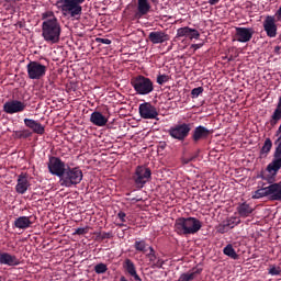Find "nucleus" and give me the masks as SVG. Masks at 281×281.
I'll return each mask as SVG.
<instances>
[{
  "instance_id": "393cba45",
  "label": "nucleus",
  "mask_w": 281,
  "mask_h": 281,
  "mask_svg": "<svg viewBox=\"0 0 281 281\" xmlns=\"http://www.w3.org/2000/svg\"><path fill=\"white\" fill-rule=\"evenodd\" d=\"M32 217H27V216H20L14 221V226L18 229H27V227H32Z\"/></svg>"
},
{
  "instance_id": "72a5a7b5",
  "label": "nucleus",
  "mask_w": 281,
  "mask_h": 281,
  "mask_svg": "<svg viewBox=\"0 0 281 281\" xmlns=\"http://www.w3.org/2000/svg\"><path fill=\"white\" fill-rule=\"evenodd\" d=\"M228 226H231V229H234V227H237V225H240V217L231 216L224 220Z\"/></svg>"
},
{
  "instance_id": "f3484780",
  "label": "nucleus",
  "mask_w": 281,
  "mask_h": 281,
  "mask_svg": "<svg viewBox=\"0 0 281 281\" xmlns=\"http://www.w3.org/2000/svg\"><path fill=\"white\" fill-rule=\"evenodd\" d=\"M148 40L150 43H153V45H160L170 41V35L164 31H153L149 33Z\"/></svg>"
},
{
  "instance_id": "2f4dec72",
  "label": "nucleus",
  "mask_w": 281,
  "mask_h": 281,
  "mask_svg": "<svg viewBox=\"0 0 281 281\" xmlns=\"http://www.w3.org/2000/svg\"><path fill=\"white\" fill-rule=\"evenodd\" d=\"M269 187L258 189L254 192L252 199H262L263 196H269Z\"/></svg>"
},
{
  "instance_id": "0eeeda50",
  "label": "nucleus",
  "mask_w": 281,
  "mask_h": 281,
  "mask_svg": "<svg viewBox=\"0 0 281 281\" xmlns=\"http://www.w3.org/2000/svg\"><path fill=\"white\" fill-rule=\"evenodd\" d=\"M193 125V123L178 122L168 130V135L178 142H186L190 137V133H192Z\"/></svg>"
},
{
  "instance_id": "a18cd8bd",
  "label": "nucleus",
  "mask_w": 281,
  "mask_h": 281,
  "mask_svg": "<svg viewBox=\"0 0 281 281\" xmlns=\"http://www.w3.org/2000/svg\"><path fill=\"white\" fill-rule=\"evenodd\" d=\"M147 249L149 250V252H146L145 256H155L157 255L155 251V248H153L151 246H148Z\"/></svg>"
},
{
  "instance_id": "4be33fe9",
  "label": "nucleus",
  "mask_w": 281,
  "mask_h": 281,
  "mask_svg": "<svg viewBox=\"0 0 281 281\" xmlns=\"http://www.w3.org/2000/svg\"><path fill=\"white\" fill-rule=\"evenodd\" d=\"M123 268L131 276V278H134L135 281H142V278L139 274H137V268L135 267V263L131 259H125L123 263Z\"/></svg>"
},
{
  "instance_id": "e433bc0d",
  "label": "nucleus",
  "mask_w": 281,
  "mask_h": 281,
  "mask_svg": "<svg viewBox=\"0 0 281 281\" xmlns=\"http://www.w3.org/2000/svg\"><path fill=\"white\" fill-rule=\"evenodd\" d=\"M170 81V76L164 74H158L157 75V78H156V82L157 85H166V82H169Z\"/></svg>"
},
{
  "instance_id": "dca6fc26",
  "label": "nucleus",
  "mask_w": 281,
  "mask_h": 281,
  "mask_svg": "<svg viewBox=\"0 0 281 281\" xmlns=\"http://www.w3.org/2000/svg\"><path fill=\"white\" fill-rule=\"evenodd\" d=\"M263 30L269 38H276L278 36V25H276V19L268 15L263 21Z\"/></svg>"
},
{
  "instance_id": "2eb2a0df",
  "label": "nucleus",
  "mask_w": 281,
  "mask_h": 281,
  "mask_svg": "<svg viewBox=\"0 0 281 281\" xmlns=\"http://www.w3.org/2000/svg\"><path fill=\"white\" fill-rule=\"evenodd\" d=\"M0 265L5 267H19L21 259L16 258V255L0 251Z\"/></svg>"
},
{
  "instance_id": "de8ad7c7",
  "label": "nucleus",
  "mask_w": 281,
  "mask_h": 281,
  "mask_svg": "<svg viewBox=\"0 0 281 281\" xmlns=\"http://www.w3.org/2000/svg\"><path fill=\"white\" fill-rule=\"evenodd\" d=\"M210 5H216L221 0H207Z\"/></svg>"
},
{
  "instance_id": "ea45409f",
  "label": "nucleus",
  "mask_w": 281,
  "mask_h": 281,
  "mask_svg": "<svg viewBox=\"0 0 281 281\" xmlns=\"http://www.w3.org/2000/svg\"><path fill=\"white\" fill-rule=\"evenodd\" d=\"M203 93V87H198L191 90V98H199Z\"/></svg>"
},
{
  "instance_id": "5701e85b",
  "label": "nucleus",
  "mask_w": 281,
  "mask_h": 281,
  "mask_svg": "<svg viewBox=\"0 0 281 281\" xmlns=\"http://www.w3.org/2000/svg\"><path fill=\"white\" fill-rule=\"evenodd\" d=\"M281 121V97L278 100L277 106L270 116L269 124L271 128H276L278 126L279 122Z\"/></svg>"
},
{
  "instance_id": "cd10ccee",
  "label": "nucleus",
  "mask_w": 281,
  "mask_h": 281,
  "mask_svg": "<svg viewBox=\"0 0 281 281\" xmlns=\"http://www.w3.org/2000/svg\"><path fill=\"white\" fill-rule=\"evenodd\" d=\"M133 247L138 254H147L148 251V244L146 243V239H136Z\"/></svg>"
},
{
  "instance_id": "6e6d98bb",
  "label": "nucleus",
  "mask_w": 281,
  "mask_h": 281,
  "mask_svg": "<svg viewBox=\"0 0 281 281\" xmlns=\"http://www.w3.org/2000/svg\"><path fill=\"white\" fill-rule=\"evenodd\" d=\"M153 3H159V0H150Z\"/></svg>"
},
{
  "instance_id": "7ed1b4c3",
  "label": "nucleus",
  "mask_w": 281,
  "mask_h": 281,
  "mask_svg": "<svg viewBox=\"0 0 281 281\" xmlns=\"http://www.w3.org/2000/svg\"><path fill=\"white\" fill-rule=\"evenodd\" d=\"M61 32L63 29L60 27V22H58V20L43 21L42 37L46 43H50V45H56V43H60Z\"/></svg>"
},
{
  "instance_id": "ddd939ff",
  "label": "nucleus",
  "mask_w": 281,
  "mask_h": 281,
  "mask_svg": "<svg viewBox=\"0 0 281 281\" xmlns=\"http://www.w3.org/2000/svg\"><path fill=\"white\" fill-rule=\"evenodd\" d=\"M214 133V130H209L203 125H199L194 127L191 132V140L193 144H199V142H203L210 137Z\"/></svg>"
},
{
  "instance_id": "4d7b16f0",
  "label": "nucleus",
  "mask_w": 281,
  "mask_h": 281,
  "mask_svg": "<svg viewBox=\"0 0 281 281\" xmlns=\"http://www.w3.org/2000/svg\"><path fill=\"white\" fill-rule=\"evenodd\" d=\"M2 280L1 276H0V281Z\"/></svg>"
},
{
  "instance_id": "5fc2aeb1",
  "label": "nucleus",
  "mask_w": 281,
  "mask_h": 281,
  "mask_svg": "<svg viewBox=\"0 0 281 281\" xmlns=\"http://www.w3.org/2000/svg\"><path fill=\"white\" fill-rule=\"evenodd\" d=\"M119 227H126V224H124V223L119 224Z\"/></svg>"
},
{
  "instance_id": "58836bf2",
  "label": "nucleus",
  "mask_w": 281,
  "mask_h": 281,
  "mask_svg": "<svg viewBox=\"0 0 281 281\" xmlns=\"http://www.w3.org/2000/svg\"><path fill=\"white\" fill-rule=\"evenodd\" d=\"M268 273L269 276H281V268L279 266H270Z\"/></svg>"
},
{
  "instance_id": "c9c22d12",
  "label": "nucleus",
  "mask_w": 281,
  "mask_h": 281,
  "mask_svg": "<svg viewBox=\"0 0 281 281\" xmlns=\"http://www.w3.org/2000/svg\"><path fill=\"white\" fill-rule=\"evenodd\" d=\"M43 21H58V18L54 15L53 11H46L42 14Z\"/></svg>"
},
{
  "instance_id": "8fccbe9b",
  "label": "nucleus",
  "mask_w": 281,
  "mask_h": 281,
  "mask_svg": "<svg viewBox=\"0 0 281 281\" xmlns=\"http://www.w3.org/2000/svg\"><path fill=\"white\" fill-rule=\"evenodd\" d=\"M280 49H281L280 46H276V47H274V53L280 54Z\"/></svg>"
},
{
  "instance_id": "f8f14e48",
  "label": "nucleus",
  "mask_w": 281,
  "mask_h": 281,
  "mask_svg": "<svg viewBox=\"0 0 281 281\" xmlns=\"http://www.w3.org/2000/svg\"><path fill=\"white\" fill-rule=\"evenodd\" d=\"M254 34H256V31L251 27L236 26L233 41H237V43H249L254 38Z\"/></svg>"
},
{
  "instance_id": "4c0bfd02",
  "label": "nucleus",
  "mask_w": 281,
  "mask_h": 281,
  "mask_svg": "<svg viewBox=\"0 0 281 281\" xmlns=\"http://www.w3.org/2000/svg\"><path fill=\"white\" fill-rule=\"evenodd\" d=\"M111 238H113V233L103 232V233H98L97 235V240H100V241L106 240V239L109 240Z\"/></svg>"
},
{
  "instance_id": "49530a36",
  "label": "nucleus",
  "mask_w": 281,
  "mask_h": 281,
  "mask_svg": "<svg viewBox=\"0 0 281 281\" xmlns=\"http://www.w3.org/2000/svg\"><path fill=\"white\" fill-rule=\"evenodd\" d=\"M201 47H203V44H192L191 48L196 50V49H201Z\"/></svg>"
},
{
  "instance_id": "423d86ee",
  "label": "nucleus",
  "mask_w": 281,
  "mask_h": 281,
  "mask_svg": "<svg viewBox=\"0 0 281 281\" xmlns=\"http://www.w3.org/2000/svg\"><path fill=\"white\" fill-rule=\"evenodd\" d=\"M153 171L146 166H137L132 175L131 181L136 190H142L150 181Z\"/></svg>"
},
{
  "instance_id": "6ab92c4d",
  "label": "nucleus",
  "mask_w": 281,
  "mask_h": 281,
  "mask_svg": "<svg viewBox=\"0 0 281 281\" xmlns=\"http://www.w3.org/2000/svg\"><path fill=\"white\" fill-rule=\"evenodd\" d=\"M30 188V180H27V173H20L18 176V183L15 186V192L18 194H25Z\"/></svg>"
},
{
  "instance_id": "39448f33",
  "label": "nucleus",
  "mask_w": 281,
  "mask_h": 281,
  "mask_svg": "<svg viewBox=\"0 0 281 281\" xmlns=\"http://www.w3.org/2000/svg\"><path fill=\"white\" fill-rule=\"evenodd\" d=\"M82 169L80 167H69L66 166L63 176L59 178L60 186L64 188H74V186H78L82 181Z\"/></svg>"
},
{
  "instance_id": "9b49d317",
  "label": "nucleus",
  "mask_w": 281,
  "mask_h": 281,
  "mask_svg": "<svg viewBox=\"0 0 281 281\" xmlns=\"http://www.w3.org/2000/svg\"><path fill=\"white\" fill-rule=\"evenodd\" d=\"M138 113L143 120H157V117H159L157 108L150 102L140 103L138 106Z\"/></svg>"
},
{
  "instance_id": "37998d69",
  "label": "nucleus",
  "mask_w": 281,
  "mask_h": 281,
  "mask_svg": "<svg viewBox=\"0 0 281 281\" xmlns=\"http://www.w3.org/2000/svg\"><path fill=\"white\" fill-rule=\"evenodd\" d=\"M117 218H120L121 222L126 223V213H124L122 211L119 212L117 213Z\"/></svg>"
},
{
  "instance_id": "f03ea898",
  "label": "nucleus",
  "mask_w": 281,
  "mask_h": 281,
  "mask_svg": "<svg viewBox=\"0 0 281 281\" xmlns=\"http://www.w3.org/2000/svg\"><path fill=\"white\" fill-rule=\"evenodd\" d=\"M87 0H57V4L64 16H68L71 21H80L82 16V3Z\"/></svg>"
},
{
  "instance_id": "a19ab883",
  "label": "nucleus",
  "mask_w": 281,
  "mask_h": 281,
  "mask_svg": "<svg viewBox=\"0 0 281 281\" xmlns=\"http://www.w3.org/2000/svg\"><path fill=\"white\" fill-rule=\"evenodd\" d=\"M74 234L77 236H85V234H89V227L77 228Z\"/></svg>"
},
{
  "instance_id": "c756f323",
  "label": "nucleus",
  "mask_w": 281,
  "mask_h": 281,
  "mask_svg": "<svg viewBox=\"0 0 281 281\" xmlns=\"http://www.w3.org/2000/svg\"><path fill=\"white\" fill-rule=\"evenodd\" d=\"M224 256H228V258H232V260H238V254L234 249V246L232 244H228L223 249Z\"/></svg>"
},
{
  "instance_id": "473e14b6",
  "label": "nucleus",
  "mask_w": 281,
  "mask_h": 281,
  "mask_svg": "<svg viewBox=\"0 0 281 281\" xmlns=\"http://www.w3.org/2000/svg\"><path fill=\"white\" fill-rule=\"evenodd\" d=\"M216 232L217 234H227V232H229L232 228L229 226V224L224 220L222 223H220L216 226Z\"/></svg>"
},
{
  "instance_id": "09e8293b",
  "label": "nucleus",
  "mask_w": 281,
  "mask_h": 281,
  "mask_svg": "<svg viewBox=\"0 0 281 281\" xmlns=\"http://www.w3.org/2000/svg\"><path fill=\"white\" fill-rule=\"evenodd\" d=\"M190 161H194V157L186 159L184 164H190Z\"/></svg>"
},
{
  "instance_id": "c03bdc74",
  "label": "nucleus",
  "mask_w": 281,
  "mask_h": 281,
  "mask_svg": "<svg viewBox=\"0 0 281 281\" xmlns=\"http://www.w3.org/2000/svg\"><path fill=\"white\" fill-rule=\"evenodd\" d=\"M145 256L146 258H148L151 265H155V261L157 260V255H145Z\"/></svg>"
},
{
  "instance_id": "1a4fd4ad",
  "label": "nucleus",
  "mask_w": 281,
  "mask_h": 281,
  "mask_svg": "<svg viewBox=\"0 0 281 281\" xmlns=\"http://www.w3.org/2000/svg\"><path fill=\"white\" fill-rule=\"evenodd\" d=\"M47 168L50 175L60 179L67 168V165L59 157L50 156L47 162Z\"/></svg>"
},
{
  "instance_id": "b1692460",
  "label": "nucleus",
  "mask_w": 281,
  "mask_h": 281,
  "mask_svg": "<svg viewBox=\"0 0 281 281\" xmlns=\"http://www.w3.org/2000/svg\"><path fill=\"white\" fill-rule=\"evenodd\" d=\"M269 196H271L272 201H281V184L280 183H272L268 186Z\"/></svg>"
},
{
  "instance_id": "a211bd4d",
  "label": "nucleus",
  "mask_w": 281,
  "mask_h": 281,
  "mask_svg": "<svg viewBox=\"0 0 281 281\" xmlns=\"http://www.w3.org/2000/svg\"><path fill=\"white\" fill-rule=\"evenodd\" d=\"M24 125L26 128H31V131L36 135H45V126L36 120L24 119Z\"/></svg>"
},
{
  "instance_id": "3c124183",
  "label": "nucleus",
  "mask_w": 281,
  "mask_h": 281,
  "mask_svg": "<svg viewBox=\"0 0 281 281\" xmlns=\"http://www.w3.org/2000/svg\"><path fill=\"white\" fill-rule=\"evenodd\" d=\"M159 148H160L161 150H164V148H166V143L160 144V145H159Z\"/></svg>"
},
{
  "instance_id": "f257e3e1",
  "label": "nucleus",
  "mask_w": 281,
  "mask_h": 281,
  "mask_svg": "<svg viewBox=\"0 0 281 281\" xmlns=\"http://www.w3.org/2000/svg\"><path fill=\"white\" fill-rule=\"evenodd\" d=\"M173 227L179 236H190L201 231L203 222L196 217H179L176 220Z\"/></svg>"
},
{
  "instance_id": "bb28decb",
  "label": "nucleus",
  "mask_w": 281,
  "mask_h": 281,
  "mask_svg": "<svg viewBox=\"0 0 281 281\" xmlns=\"http://www.w3.org/2000/svg\"><path fill=\"white\" fill-rule=\"evenodd\" d=\"M202 272H203V269L193 268L192 272L182 273L179 277L178 281H192V280H194V278H196V276H201Z\"/></svg>"
},
{
  "instance_id": "79ce46f5",
  "label": "nucleus",
  "mask_w": 281,
  "mask_h": 281,
  "mask_svg": "<svg viewBox=\"0 0 281 281\" xmlns=\"http://www.w3.org/2000/svg\"><path fill=\"white\" fill-rule=\"evenodd\" d=\"M95 43H102V45H111V40L109 38H102V37H97Z\"/></svg>"
},
{
  "instance_id": "aec40b11",
  "label": "nucleus",
  "mask_w": 281,
  "mask_h": 281,
  "mask_svg": "<svg viewBox=\"0 0 281 281\" xmlns=\"http://www.w3.org/2000/svg\"><path fill=\"white\" fill-rule=\"evenodd\" d=\"M150 2L148 0H137V11L135 13L136 19H142L143 16H146L148 12L151 10Z\"/></svg>"
},
{
  "instance_id": "412c9836",
  "label": "nucleus",
  "mask_w": 281,
  "mask_h": 281,
  "mask_svg": "<svg viewBox=\"0 0 281 281\" xmlns=\"http://www.w3.org/2000/svg\"><path fill=\"white\" fill-rule=\"evenodd\" d=\"M90 122L93 126H106L109 124V117L104 116L102 112L94 111L90 115Z\"/></svg>"
},
{
  "instance_id": "f704fd0d",
  "label": "nucleus",
  "mask_w": 281,
  "mask_h": 281,
  "mask_svg": "<svg viewBox=\"0 0 281 281\" xmlns=\"http://www.w3.org/2000/svg\"><path fill=\"white\" fill-rule=\"evenodd\" d=\"M109 271V267H106V263H98L94 266V272L98 274L106 273Z\"/></svg>"
},
{
  "instance_id": "864d4df0",
  "label": "nucleus",
  "mask_w": 281,
  "mask_h": 281,
  "mask_svg": "<svg viewBox=\"0 0 281 281\" xmlns=\"http://www.w3.org/2000/svg\"><path fill=\"white\" fill-rule=\"evenodd\" d=\"M132 201H136V202H139L142 201V199H136V198H133Z\"/></svg>"
},
{
  "instance_id": "6e6552de",
  "label": "nucleus",
  "mask_w": 281,
  "mask_h": 281,
  "mask_svg": "<svg viewBox=\"0 0 281 281\" xmlns=\"http://www.w3.org/2000/svg\"><path fill=\"white\" fill-rule=\"evenodd\" d=\"M26 71L30 80H41L47 74V66L38 61H30L26 66Z\"/></svg>"
},
{
  "instance_id": "4468645a",
  "label": "nucleus",
  "mask_w": 281,
  "mask_h": 281,
  "mask_svg": "<svg viewBox=\"0 0 281 281\" xmlns=\"http://www.w3.org/2000/svg\"><path fill=\"white\" fill-rule=\"evenodd\" d=\"M189 38L190 41H199L201 33L196 29L183 26L177 30V38Z\"/></svg>"
},
{
  "instance_id": "20e7f679",
  "label": "nucleus",
  "mask_w": 281,
  "mask_h": 281,
  "mask_svg": "<svg viewBox=\"0 0 281 281\" xmlns=\"http://www.w3.org/2000/svg\"><path fill=\"white\" fill-rule=\"evenodd\" d=\"M131 86L136 95H150L155 91V83L153 80L144 75H137L131 78Z\"/></svg>"
},
{
  "instance_id": "c85d7f7f",
  "label": "nucleus",
  "mask_w": 281,
  "mask_h": 281,
  "mask_svg": "<svg viewBox=\"0 0 281 281\" xmlns=\"http://www.w3.org/2000/svg\"><path fill=\"white\" fill-rule=\"evenodd\" d=\"M271 148H273V142H271V138H266L263 146L260 149V157H267V155L271 153Z\"/></svg>"
},
{
  "instance_id": "a878e982",
  "label": "nucleus",
  "mask_w": 281,
  "mask_h": 281,
  "mask_svg": "<svg viewBox=\"0 0 281 281\" xmlns=\"http://www.w3.org/2000/svg\"><path fill=\"white\" fill-rule=\"evenodd\" d=\"M237 212L241 218H247V216L254 213V207L244 202L237 206Z\"/></svg>"
},
{
  "instance_id": "7c9ffc66",
  "label": "nucleus",
  "mask_w": 281,
  "mask_h": 281,
  "mask_svg": "<svg viewBox=\"0 0 281 281\" xmlns=\"http://www.w3.org/2000/svg\"><path fill=\"white\" fill-rule=\"evenodd\" d=\"M13 137L15 139H27V137H32V132L30 130L14 131Z\"/></svg>"
},
{
  "instance_id": "603ef678",
  "label": "nucleus",
  "mask_w": 281,
  "mask_h": 281,
  "mask_svg": "<svg viewBox=\"0 0 281 281\" xmlns=\"http://www.w3.org/2000/svg\"><path fill=\"white\" fill-rule=\"evenodd\" d=\"M120 281H128V279H126V277H121Z\"/></svg>"
},
{
  "instance_id": "9d476101",
  "label": "nucleus",
  "mask_w": 281,
  "mask_h": 281,
  "mask_svg": "<svg viewBox=\"0 0 281 281\" xmlns=\"http://www.w3.org/2000/svg\"><path fill=\"white\" fill-rule=\"evenodd\" d=\"M27 109V103L25 101L11 99L8 100L3 104V112L7 113V115H14L16 113H23Z\"/></svg>"
}]
</instances>
